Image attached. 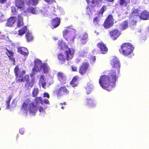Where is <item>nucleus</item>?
<instances>
[{"mask_svg":"<svg viewBox=\"0 0 149 149\" xmlns=\"http://www.w3.org/2000/svg\"><path fill=\"white\" fill-rule=\"evenodd\" d=\"M16 20V17H10L8 19L7 22L6 24V26H12L15 23Z\"/></svg>","mask_w":149,"mask_h":149,"instance_id":"obj_20","label":"nucleus"},{"mask_svg":"<svg viewBox=\"0 0 149 149\" xmlns=\"http://www.w3.org/2000/svg\"><path fill=\"white\" fill-rule=\"evenodd\" d=\"M63 43L62 42V41L59 40L58 42V45L59 46V47L61 48H62L63 45Z\"/></svg>","mask_w":149,"mask_h":149,"instance_id":"obj_41","label":"nucleus"},{"mask_svg":"<svg viewBox=\"0 0 149 149\" xmlns=\"http://www.w3.org/2000/svg\"><path fill=\"white\" fill-rule=\"evenodd\" d=\"M7 0H0V3H1L3 4L6 2Z\"/></svg>","mask_w":149,"mask_h":149,"instance_id":"obj_49","label":"nucleus"},{"mask_svg":"<svg viewBox=\"0 0 149 149\" xmlns=\"http://www.w3.org/2000/svg\"><path fill=\"white\" fill-rule=\"evenodd\" d=\"M86 90L87 91H86V92L87 94H89L91 92V88H89V86H87L86 88Z\"/></svg>","mask_w":149,"mask_h":149,"instance_id":"obj_40","label":"nucleus"},{"mask_svg":"<svg viewBox=\"0 0 149 149\" xmlns=\"http://www.w3.org/2000/svg\"><path fill=\"white\" fill-rule=\"evenodd\" d=\"M113 24V18L111 15H109L107 17L103 24L104 26L106 29L111 27Z\"/></svg>","mask_w":149,"mask_h":149,"instance_id":"obj_10","label":"nucleus"},{"mask_svg":"<svg viewBox=\"0 0 149 149\" xmlns=\"http://www.w3.org/2000/svg\"><path fill=\"white\" fill-rule=\"evenodd\" d=\"M102 0H92L91 2L93 4H98L100 3H101Z\"/></svg>","mask_w":149,"mask_h":149,"instance_id":"obj_38","label":"nucleus"},{"mask_svg":"<svg viewBox=\"0 0 149 149\" xmlns=\"http://www.w3.org/2000/svg\"><path fill=\"white\" fill-rule=\"evenodd\" d=\"M11 12L14 15H16L17 13V10L15 7L12 8H11Z\"/></svg>","mask_w":149,"mask_h":149,"instance_id":"obj_39","label":"nucleus"},{"mask_svg":"<svg viewBox=\"0 0 149 149\" xmlns=\"http://www.w3.org/2000/svg\"><path fill=\"white\" fill-rule=\"evenodd\" d=\"M60 20L58 17H56L52 19L51 22V27L52 29L57 27L60 24Z\"/></svg>","mask_w":149,"mask_h":149,"instance_id":"obj_17","label":"nucleus"},{"mask_svg":"<svg viewBox=\"0 0 149 149\" xmlns=\"http://www.w3.org/2000/svg\"><path fill=\"white\" fill-rule=\"evenodd\" d=\"M113 68L109 71L108 75L104 74L100 76L99 83L103 89L109 91H111L115 86V84L120 72V64L119 59L114 57L111 61Z\"/></svg>","mask_w":149,"mask_h":149,"instance_id":"obj_1","label":"nucleus"},{"mask_svg":"<svg viewBox=\"0 0 149 149\" xmlns=\"http://www.w3.org/2000/svg\"><path fill=\"white\" fill-rule=\"evenodd\" d=\"M134 47L131 43H124L121 46V49L119 52L122 53L124 56H127L130 55L133 51Z\"/></svg>","mask_w":149,"mask_h":149,"instance_id":"obj_6","label":"nucleus"},{"mask_svg":"<svg viewBox=\"0 0 149 149\" xmlns=\"http://www.w3.org/2000/svg\"><path fill=\"white\" fill-rule=\"evenodd\" d=\"M12 96L11 95H10L8 97V100L6 101V102H10V100L12 99Z\"/></svg>","mask_w":149,"mask_h":149,"instance_id":"obj_48","label":"nucleus"},{"mask_svg":"<svg viewBox=\"0 0 149 149\" xmlns=\"http://www.w3.org/2000/svg\"><path fill=\"white\" fill-rule=\"evenodd\" d=\"M15 3L17 10L22 12L26 13V7L24 0H15Z\"/></svg>","mask_w":149,"mask_h":149,"instance_id":"obj_8","label":"nucleus"},{"mask_svg":"<svg viewBox=\"0 0 149 149\" xmlns=\"http://www.w3.org/2000/svg\"><path fill=\"white\" fill-rule=\"evenodd\" d=\"M44 76L43 75H41L40 78L39 83L40 84H41L42 87L44 89L46 88L45 86L46 83L44 79Z\"/></svg>","mask_w":149,"mask_h":149,"instance_id":"obj_26","label":"nucleus"},{"mask_svg":"<svg viewBox=\"0 0 149 149\" xmlns=\"http://www.w3.org/2000/svg\"><path fill=\"white\" fill-rule=\"evenodd\" d=\"M21 110L27 114L28 111L29 113L35 114L37 111V106L33 102H31L30 99H27L22 104L21 107Z\"/></svg>","mask_w":149,"mask_h":149,"instance_id":"obj_4","label":"nucleus"},{"mask_svg":"<svg viewBox=\"0 0 149 149\" xmlns=\"http://www.w3.org/2000/svg\"><path fill=\"white\" fill-rule=\"evenodd\" d=\"M106 9L107 7L106 6L104 5L103 6L99 12V14L100 15H102L104 12L106 10Z\"/></svg>","mask_w":149,"mask_h":149,"instance_id":"obj_35","label":"nucleus"},{"mask_svg":"<svg viewBox=\"0 0 149 149\" xmlns=\"http://www.w3.org/2000/svg\"><path fill=\"white\" fill-rule=\"evenodd\" d=\"M99 19L97 17H95L93 19V22L95 25H99Z\"/></svg>","mask_w":149,"mask_h":149,"instance_id":"obj_36","label":"nucleus"},{"mask_svg":"<svg viewBox=\"0 0 149 149\" xmlns=\"http://www.w3.org/2000/svg\"><path fill=\"white\" fill-rule=\"evenodd\" d=\"M54 93L56 94L58 97H59L69 94V91L64 86H61L58 89L55 90Z\"/></svg>","mask_w":149,"mask_h":149,"instance_id":"obj_9","label":"nucleus"},{"mask_svg":"<svg viewBox=\"0 0 149 149\" xmlns=\"http://www.w3.org/2000/svg\"><path fill=\"white\" fill-rule=\"evenodd\" d=\"M57 77L58 80L61 84H65L66 77L65 74L63 72H58L57 74Z\"/></svg>","mask_w":149,"mask_h":149,"instance_id":"obj_15","label":"nucleus"},{"mask_svg":"<svg viewBox=\"0 0 149 149\" xmlns=\"http://www.w3.org/2000/svg\"><path fill=\"white\" fill-rule=\"evenodd\" d=\"M110 36L113 40H116L121 34L120 32L118 29H113L109 32Z\"/></svg>","mask_w":149,"mask_h":149,"instance_id":"obj_13","label":"nucleus"},{"mask_svg":"<svg viewBox=\"0 0 149 149\" xmlns=\"http://www.w3.org/2000/svg\"><path fill=\"white\" fill-rule=\"evenodd\" d=\"M39 93V90L38 88H34L32 92V96L33 97H36Z\"/></svg>","mask_w":149,"mask_h":149,"instance_id":"obj_34","label":"nucleus"},{"mask_svg":"<svg viewBox=\"0 0 149 149\" xmlns=\"http://www.w3.org/2000/svg\"><path fill=\"white\" fill-rule=\"evenodd\" d=\"M71 68L72 70L73 71H77V68L75 66H71Z\"/></svg>","mask_w":149,"mask_h":149,"instance_id":"obj_45","label":"nucleus"},{"mask_svg":"<svg viewBox=\"0 0 149 149\" xmlns=\"http://www.w3.org/2000/svg\"><path fill=\"white\" fill-rule=\"evenodd\" d=\"M100 49L101 52L103 54H106L108 51V48L102 42L99 43L97 45Z\"/></svg>","mask_w":149,"mask_h":149,"instance_id":"obj_16","label":"nucleus"},{"mask_svg":"<svg viewBox=\"0 0 149 149\" xmlns=\"http://www.w3.org/2000/svg\"><path fill=\"white\" fill-rule=\"evenodd\" d=\"M25 37L27 41L28 42L31 41L33 39V37L31 33L29 32H27L26 33Z\"/></svg>","mask_w":149,"mask_h":149,"instance_id":"obj_32","label":"nucleus"},{"mask_svg":"<svg viewBox=\"0 0 149 149\" xmlns=\"http://www.w3.org/2000/svg\"><path fill=\"white\" fill-rule=\"evenodd\" d=\"M63 33L64 38L68 41V43L71 44L74 42L76 34L75 30L69 28L65 29Z\"/></svg>","mask_w":149,"mask_h":149,"instance_id":"obj_5","label":"nucleus"},{"mask_svg":"<svg viewBox=\"0 0 149 149\" xmlns=\"http://www.w3.org/2000/svg\"><path fill=\"white\" fill-rule=\"evenodd\" d=\"M43 97H47L48 98H49V94L47 93H44Z\"/></svg>","mask_w":149,"mask_h":149,"instance_id":"obj_46","label":"nucleus"},{"mask_svg":"<svg viewBox=\"0 0 149 149\" xmlns=\"http://www.w3.org/2000/svg\"><path fill=\"white\" fill-rule=\"evenodd\" d=\"M65 107L63 106H61V108L63 109H64Z\"/></svg>","mask_w":149,"mask_h":149,"instance_id":"obj_54","label":"nucleus"},{"mask_svg":"<svg viewBox=\"0 0 149 149\" xmlns=\"http://www.w3.org/2000/svg\"><path fill=\"white\" fill-rule=\"evenodd\" d=\"M24 81H26L24 86L26 89H30L33 86L34 83V81L31 80L30 81L29 76L26 75L24 77Z\"/></svg>","mask_w":149,"mask_h":149,"instance_id":"obj_12","label":"nucleus"},{"mask_svg":"<svg viewBox=\"0 0 149 149\" xmlns=\"http://www.w3.org/2000/svg\"><path fill=\"white\" fill-rule=\"evenodd\" d=\"M44 1L46 2L51 3L52 2H54L55 0H44Z\"/></svg>","mask_w":149,"mask_h":149,"instance_id":"obj_47","label":"nucleus"},{"mask_svg":"<svg viewBox=\"0 0 149 149\" xmlns=\"http://www.w3.org/2000/svg\"><path fill=\"white\" fill-rule=\"evenodd\" d=\"M39 0H26V4L28 6H36L39 3Z\"/></svg>","mask_w":149,"mask_h":149,"instance_id":"obj_25","label":"nucleus"},{"mask_svg":"<svg viewBox=\"0 0 149 149\" xmlns=\"http://www.w3.org/2000/svg\"><path fill=\"white\" fill-rule=\"evenodd\" d=\"M42 68L43 71L44 73L46 74L49 72L48 67L46 63L42 64L41 65V69Z\"/></svg>","mask_w":149,"mask_h":149,"instance_id":"obj_30","label":"nucleus"},{"mask_svg":"<svg viewBox=\"0 0 149 149\" xmlns=\"http://www.w3.org/2000/svg\"><path fill=\"white\" fill-rule=\"evenodd\" d=\"M35 104L36 106L40 103L42 105L43 104V102L41 97H36L34 99Z\"/></svg>","mask_w":149,"mask_h":149,"instance_id":"obj_28","label":"nucleus"},{"mask_svg":"<svg viewBox=\"0 0 149 149\" xmlns=\"http://www.w3.org/2000/svg\"><path fill=\"white\" fill-rule=\"evenodd\" d=\"M27 10L28 12L34 14H38L40 12V9L37 7H29Z\"/></svg>","mask_w":149,"mask_h":149,"instance_id":"obj_22","label":"nucleus"},{"mask_svg":"<svg viewBox=\"0 0 149 149\" xmlns=\"http://www.w3.org/2000/svg\"><path fill=\"white\" fill-rule=\"evenodd\" d=\"M38 109H39V111L40 112H43L45 111V110H44V108H43L41 106L39 107Z\"/></svg>","mask_w":149,"mask_h":149,"instance_id":"obj_43","label":"nucleus"},{"mask_svg":"<svg viewBox=\"0 0 149 149\" xmlns=\"http://www.w3.org/2000/svg\"><path fill=\"white\" fill-rule=\"evenodd\" d=\"M92 59L93 61H94L96 60L95 56H93L92 58Z\"/></svg>","mask_w":149,"mask_h":149,"instance_id":"obj_51","label":"nucleus"},{"mask_svg":"<svg viewBox=\"0 0 149 149\" xmlns=\"http://www.w3.org/2000/svg\"><path fill=\"white\" fill-rule=\"evenodd\" d=\"M89 66L88 63L84 62L80 66L79 68V72L81 74L83 75L86 73Z\"/></svg>","mask_w":149,"mask_h":149,"instance_id":"obj_14","label":"nucleus"},{"mask_svg":"<svg viewBox=\"0 0 149 149\" xmlns=\"http://www.w3.org/2000/svg\"><path fill=\"white\" fill-rule=\"evenodd\" d=\"M17 18V26L20 27L23 26L24 25L23 22V18L21 16V15L20 14L18 15Z\"/></svg>","mask_w":149,"mask_h":149,"instance_id":"obj_24","label":"nucleus"},{"mask_svg":"<svg viewBox=\"0 0 149 149\" xmlns=\"http://www.w3.org/2000/svg\"><path fill=\"white\" fill-rule=\"evenodd\" d=\"M80 79V77L79 76L75 75L70 81V84L73 87H77L78 84V81Z\"/></svg>","mask_w":149,"mask_h":149,"instance_id":"obj_18","label":"nucleus"},{"mask_svg":"<svg viewBox=\"0 0 149 149\" xmlns=\"http://www.w3.org/2000/svg\"><path fill=\"white\" fill-rule=\"evenodd\" d=\"M92 8V6H87L86 8V12L89 15V13H91L92 12V11L93 10L92 8Z\"/></svg>","mask_w":149,"mask_h":149,"instance_id":"obj_37","label":"nucleus"},{"mask_svg":"<svg viewBox=\"0 0 149 149\" xmlns=\"http://www.w3.org/2000/svg\"><path fill=\"white\" fill-rule=\"evenodd\" d=\"M74 52V49L68 47L64 52L65 56L62 53L58 54L57 58L59 62L61 64H63L65 63L66 61H68L71 59L73 57Z\"/></svg>","mask_w":149,"mask_h":149,"instance_id":"obj_3","label":"nucleus"},{"mask_svg":"<svg viewBox=\"0 0 149 149\" xmlns=\"http://www.w3.org/2000/svg\"><path fill=\"white\" fill-rule=\"evenodd\" d=\"M7 52L6 53V54L9 58V60L13 62V63H14L15 62V59L13 57V52L11 50H9L6 47L5 49Z\"/></svg>","mask_w":149,"mask_h":149,"instance_id":"obj_19","label":"nucleus"},{"mask_svg":"<svg viewBox=\"0 0 149 149\" xmlns=\"http://www.w3.org/2000/svg\"><path fill=\"white\" fill-rule=\"evenodd\" d=\"M63 105H66V102H64L63 103H60V105L61 106H62Z\"/></svg>","mask_w":149,"mask_h":149,"instance_id":"obj_50","label":"nucleus"},{"mask_svg":"<svg viewBox=\"0 0 149 149\" xmlns=\"http://www.w3.org/2000/svg\"><path fill=\"white\" fill-rule=\"evenodd\" d=\"M17 52L21 54L24 56L28 55L29 52L27 49L23 47H17Z\"/></svg>","mask_w":149,"mask_h":149,"instance_id":"obj_21","label":"nucleus"},{"mask_svg":"<svg viewBox=\"0 0 149 149\" xmlns=\"http://www.w3.org/2000/svg\"><path fill=\"white\" fill-rule=\"evenodd\" d=\"M130 2V0H119V5L124 7H126Z\"/></svg>","mask_w":149,"mask_h":149,"instance_id":"obj_29","label":"nucleus"},{"mask_svg":"<svg viewBox=\"0 0 149 149\" xmlns=\"http://www.w3.org/2000/svg\"><path fill=\"white\" fill-rule=\"evenodd\" d=\"M14 72L16 77V82L19 83L24 81V77H23V76L25 73L24 70H19L18 66L17 65L14 69Z\"/></svg>","mask_w":149,"mask_h":149,"instance_id":"obj_7","label":"nucleus"},{"mask_svg":"<svg viewBox=\"0 0 149 149\" xmlns=\"http://www.w3.org/2000/svg\"><path fill=\"white\" fill-rule=\"evenodd\" d=\"M147 31L149 33V26L148 27Z\"/></svg>","mask_w":149,"mask_h":149,"instance_id":"obj_55","label":"nucleus"},{"mask_svg":"<svg viewBox=\"0 0 149 149\" xmlns=\"http://www.w3.org/2000/svg\"><path fill=\"white\" fill-rule=\"evenodd\" d=\"M85 103L88 107L90 108H93L95 106V104L93 100L91 99H87Z\"/></svg>","mask_w":149,"mask_h":149,"instance_id":"obj_23","label":"nucleus"},{"mask_svg":"<svg viewBox=\"0 0 149 149\" xmlns=\"http://www.w3.org/2000/svg\"><path fill=\"white\" fill-rule=\"evenodd\" d=\"M88 4H89L90 2V0H86Z\"/></svg>","mask_w":149,"mask_h":149,"instance_id":"obj_53","label":"nucleus"},{"mask_svg":"<svg viewBox=\"0 0 149 149\" xmlns=\"http://www.w3.org/2000/svg\"><path fill=\"white\" fill-rule=\"evenodd\" d=\"M88 38V35L86 34H84L82 36L80 39V42L82 44H84L86 42Z\"/></svg>","mask_w":149,"mask_h":149,"instance_id":"obj_31","label":"nucleus"},{"mask_svg":"<svg viewBox=\"0 0 149 149\" xmlns=\"http://www.w3.org/2000/svg\"><path fill=\"white\" fill-rule=\"evenodd\" d=\"M43 104H44V103L45 104H50V103H49V100H48V99H44L43 100Z\"/></svg>","mask_w":149,"mask_h":149,"instance_id":"obj_42","label":"nucleus"},{"mask_svg":"<svg viewBox=\"0 0 149 149\" xmlns=\"http://www.w3.org/2000/svg\"><path fill=\"white\" fill-rule=\"evenodd\" d=\"M121 29L123 30L126 29L128 27V20H126L122 22L121 24Z\"/></svg>","mask_w":149,"mask_h":149,"instance_id":"obj_33","label":"nucleus"},{"mask_svg":"<svg viewBox=\"0 0 149 149\" xmlns=\"http://www.w3.org/2000/svg\"><path fill=\"white\" fill-rule=\"evenodd\" d=\"M115 0H107L108 2H113Z\"/></svg>","mask_w":149,"mask_h":149,"instance_id":"obj_52","label":"nucleus"},{"mask_svg":"<svg viewBox=\"0 0 149 149\" xmlns=\"http://www.w3.org/2000/svg\"><path fill=\"white\" fill-rule=\"evenodd\" d=\"M28 30L27 29L26 26H24L22 28L20 29L18 31V35L20 36L24 35Z\"/></svg>","mask_w":149,"mask_h":149,"instance_id":"obj_27","label":"nucleus"},{"mask_svg":"<svg viewBox=\"0 0 149 149\" xmlns=\"http://www.w3.org/2000/svg\"><path fill=\"white\" fill-rule=\"evenodd\" d=\"M6 109H8L10 108V102H6Z\"/></svg>","mask_w":149,"mask_h":149,"instance_id":"obj_44","label":"nucleus"},{"mask_svg":"<svg viewBox=\"0 0 149 149\" xmlns=\"http://www.w3.org/2000/svg\"><path fill=\"white\" fill-rule=\"evenodd\" d=\"M34 66L32 69L33 73L40 72L41 70V65L42 62L39 59L34 61Z\"/></svg>","mask_w":149,"mask_h":149,"instance_id":"obj_11","label":"nucleus"},{"mask_svg":"<svg viewBox=\"0 0 149 149\" xmlns=\"http://www.w3.org/2000/svg\"><path fill=\"white\" fill-rule=\"evenodd\" d=\"M138 9L134 8L130 15L131 22L136 23L140 18L141 19L145 20L149 19V12L146 10L142 11L140 14Z\"/></svg>","mask_w":149,"mask_h":149,"instance_id":"obj_2","label":"nucleus"}]
</instances>
